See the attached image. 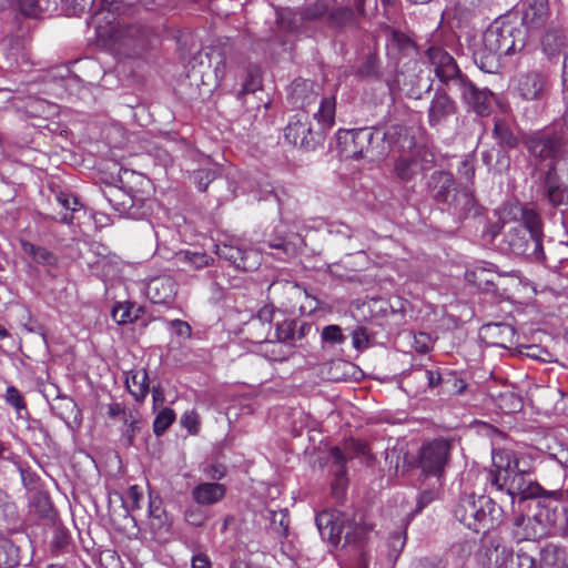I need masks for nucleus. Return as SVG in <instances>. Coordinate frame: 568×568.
I'll return each instance as SVG.
<instances>
[{"mask_svg": "<svg viewBox=\"0 0 568 568\" xmlns=\"http://www.w3.org/2000/svg\"><path fill=\"white\" fill-rule=\"evenodd\" d=\"M534 473L535 459L530 454L507 448H493L491 467L486 473V489L490 494L505 491L511 504L515 498L525 500L557 494V491L547 493L537 483Z\"/></svg>", "mask_w": 568, "mask_h": 568, "instance_id": "1", "label": "nucleus"}, {"mask_svg": "<svg viewBox=\"0 0 568 568\" xmlns=\"http://www.w3.org/2000/svg\"><path fill=\"white\" fill-rule=\"evenodd\" d=\"M427 57L436 78L449 90L459 91L465 103L478 115H488L493 108L494 94L488 89H478L459 70L455 59L445 50L432 47Z\"/></svg>", "mask_w": 568, "mask_h": 568, "instance_id": "2", "label": "nucleus"}, {"mask_svg": "<svg viewBox=\"0 0 568 568\" xmlns=\"http://www.w3.org/2000/svg\"><path fill=\"white\" fill-rule=\"evenodd\" d=\"M336 98L334 94L323 97L317 112L313 114L315 125L305 111L294 114L285 130V140L306 151L315 150L324 143L327 132L335 124Z\"/></svg>", "mask_w": 568, "mask_h": 568, "instance_id": "3", "label": "nucleus"}, {"mask_svg": "<svg viewBox=\"0 0 568 568\" xmlns=\"http://www.w3.org/2000/svg\"><path fill=\"white\" fill-rule=\"evenodd\" d=\"M526 31L510 21H495L483 34V47L475 54V62L488 73L499 65L503 55L521 51L526 45Z\"/></svg>", "mask_w": 568, "mask_h": 568, "instance_id": "4", "label": "nucleus"}, {"mask_svg": "<svg viewBox=\"0 0 568 568\" xmlns=\"http://www.w3.org/2000/svg\"><path fill=\"white\" fill-rule=\"evenodd\" d=\"M404 129L397 125L389 126L386 131L377 128H361L357 130L339 132V144H344L342 151L345 156L353 160L377 162L388 153V146L400 138Z\"/></svg>", "mask_w": 568, "mask_h": 568, "instance_id": "5", "label": "nucleus"}, {"mask_svg": "<svg viewBox=\"0 0 568 568\" xmlns=\"http://www.w3.org/2000/svg\"><path fill=\"white\" fill-rule=\"evenodd\" d=\"M323 538L342 548L364 541L372 527L363 521L362 515L323 511L315 518Z\"/></svg>", "mask_w": 568, "mask_h": 568, "instance_id": "6", "label": "nucleus"}, {"mask_svg": "<svg viewBox=\"0 0 568 568\" xmlns=\"http://www.w3.org/2000/svg\"><path fill=\"white\" fill-rule=\"evenodd\" d=\"M456 519L475 532H486L499 526L504 510L489 496H462L455 507Z\"/></svg>", "mask_w": 568, "mask_h": 568, "instance_id": "7", "label": "nucleus"}, {"mask_svg": "<svg viewBox=\"0 0 568 568\" xmlns=\"http://www.w3.org/2000/svg\"><path fill=\"white\" fill-rule=\"evenodd\" d=\"M273 324L275 326V339L292 346L295 345V341L303 338L306 331L311 328L306 323H300L295 318L285 317L284 313L271 304L264 305L258 310L257 314L248 322L247 328L248 331L261 329V333L252 334V336L263 341L271 336Z\"/></svg>", "mask_w": 568, "mask_h": 568, "instance_id": "8", "label": "nucleus"}, {"mask_svg": "<svg viewBox=\"0 0 568 568\" xmlns=\"http://www.w3.org/2000/svg\"><path fill=\"white\" fill-rule=\"evenodd\" d=\"M328 3L325 0H316L305 3L298 11L283 9L276 16V29L268 38L272 45L285 47L290 43V37L298 32L305 23L317 22L326 19Z\"/></svg>", "mask_w": 568, "mask_h": 568, "instance_id": "9", "label": "nucleus"}, {"mask_svg": "<svg viewBox=\"0 0 568 568\" xmlns=\"http://www.w3.org/2000/svg\"><path fill=\"white\" fill-rule=\"evenodd\" d=\"M483 566L489 568H538L535 557L526 551L514 552L506 546L490 540L479 555Z\"/></svg>", "mask_w": 568, "mask_h": 568, "instance_id": "10", "label": "nucleus"}, {"mask_svg": "<svg viewBox=\"0 0 568 568\" xmlns=\"http://www.w3.org/2000/svg\"><path fill=\"white\" fill-rule=\"evenodd\" d=\"M452 443L444 438L426 442L418 453V467L426 476L440 477L449 463Z\"/></svg>", "mask_w": 568, "mask_h": 568, "instance_id": "11", "label": "nucleus"}, {"mask_svg": "<svg viewBox=\"0 0 568 568\" xmlns=\"http://www.w3.org/2000/svg\"><path fill=\"white\" fill-rule=\"evenodd\" d=\"M515 89L525 101H545L551 89L550 75L541 69L521 72L517 77Z\"/></svg>", "mask_w": 568, "mask_h": 568, "instance_id": "12", "label": "nucleus"}, {"mask_svg": "<svg viewBox=\"0 0 568 568\" xmlns=\"http://www.w3.org/2000/svg\"><path fill=\"white\" fill-rule=\"evenodd\" d=\"M528 152L540 160L556 161L564 150V138L558 132H535L524 141Z\"/></svg>", "mask_w": 568, "mask_h": 568, "instance_id": "13", "label": "nucleus"}, {"mask_svg": "<svg viewBox=\"0 0 568 568\" xmlns=\"http://www.w3.org/2000/svg\"><path fill=\"white\" fill-rule=\"evenodd\" d=\"M506 242L511 252L516 255H523L531 261L538 262L545 260L542 241L531 236V234H528L523 227H511L506 234Z\"/></svg>", "mask_w": 568, "mask_h": 568, "instance_id": "14", "label": "nucleus"}, {"mask_svg": "<svg viewBox=\"0 0 568 568\" xmlns=\"http://www.w3.org/2000/svg\"><path fill=\"white\" fill-rule=\"evenodd\" d=\"M426 156L427 152L417 146L409 154L400 155L394 164L396 176L403 182L412 181L417 174L428 169L427 164L432 161Z\"/></svg>", "mask_w": 568, "mask_h": 568, "instance_id": "15", "label": "nucleus"}, {"mask_svg": "<svg viewBox=\"0 0 568 568\" xmlns=\"http://www.w3.org/2000/svg\"><path fill=\"white\" fill-rule=\"evenodd\" d=\"M215 254L241 271L250 272L256 270L260 265V255L255 251L243 250L232 244L215 245Z\"/></svg>", "mask_w": 568, "mask_h": 568, "instance_id": "16", "label": "nucleus"}, {"mask_svg": "<svg viewBox=\"0 0 568 568\" xmlns=\"http://www.w3.org/2000/svg\"><path fill=\"white\" fill-rule=\"evenodd\" d=\"M367 445L358 439L349 438L344 442L343 447H333L331 456L338 470L336 471V485H343L346 475L345 464L355 457L366 455Z\"/></svg>", "mask_w": 568, "mask_h": 568, "instance_id": "17", "label": "nucleus"}, {"mask_svg": "<svg viewBox=\"0 0 568 568\" xmlns=\"http://www.w3.org/2000/svg\"><path fill=\"white\" fill-rule=\"evenodd\" d=\"M550 17L548 0H525L521 6V24L527 31L538 30Z\"/></svg>", "mask_w": 568, "mask_h": 568, "instance_id": "18", "label": "nucleus"}, {"mask_svg": "<svg viewBox=\"0 0 568 568\" xmlns=\"http://www.w3.org/2000/svg\"><path fill=\"white\" fill-rule=\"evenodd\" d=\"M178 284L172 276L161 275L151 278L145 287L148 298L154 304H166L173 301Z\"/></svg>", "mask_w": 568, "mask_h": 568, "instance_id": "19", "label": "nucleus"}, {"mask_svg": "<svg viewBox=\"0 0 568 568\" xmlns=\"http://www.w3.org/2000/svg\"><path fill=\"white\" fill-rule=\"evenodd\" d=\"M455 101L443 90H436L429 108L428 123L430 126L443 124L449 116L456 112Z\"/></svg>", "mask_w": 568, "mask_h": 568, "instance_id": "20", "label": "nucleus"}, {"mask_svg": "<svg viewBox=\"0 0 568 568\" xmlns=\"http://www.w3.org/2000/svg\"><path fill=\"white\" fill-rule=\"evenodd\" d=\"M428 187L434 200L446 206L453 199L454 193H457L453 174L445 171L434 172L429 178Z\"/></svg>", "mask_w": 568, "mask_h": 568, "instance_id": "21", "label": "nucleus"}, {"mask_svg": "<svg viewBox=\"0 0 568 568\" xmlns=\"http://www.w3.org/2000/svg\"><path fill=\"white\" fill-rule=\"evenodd\" d=\"M568 47V33L562 27L550 26L540 38V48L549 59L556 58Z\"/></svg>", "mask_w": 568, "mask_h": 568, "instance_id": "22", "label": "nucleus"}, {"mask_svg": "<svg viewBox=\"0 0 568 568\" xmlns=\"http://www.w3.org/2000/svg\"><path fill=\"white\" fill-rule=\"evenodd\" d=\"M542 193L552 206L568 204V186L560 183L555 165H550L544 175Z\"/></svg>", "mask_w": 568, "mask_h": 568, "instance_id": "23", "label": "nucleus"}, {"mask_svg": "<svg viewBox=\"0 0 568 568\" xmlns=\"http://www.w3.org/2000/svg\"><path fill=\"white\" fill-rule=\"evenodd\" d=\"M229 52V48L211 47L199 52L194 57V61H199L200 64L207 62V65L213 69L216 81L220 82L226 75Z\"/></svg>", "mask_w": 568, "mask_h": 568, "instance_id": "24", "label": "nucleus"}, {"mask_svg": "<svg viewBox=\"0 0 568 568\" xmlns=\"http://www.w3.org/2000/svg\"><path fill=\"white\" fill-rule=\"evenodd\" d=\"M105 200L120 215L131 219H138L139 214L135 210V201L133 196L121 187L109 185L103 191Z\"/></svg>", "mask_w": 568, "mask_h": 568, "instance_id": "25", "label": "nucleus"}, {"mask_svg": "<svg viewBox=\"0 0 568 568\" xmlns=\"http://www.w3.org/2000/svg\"><path fill=\"white\" fill-rule=\"evenodd\" d=\"M325 24L336 33L357 28L358 21L355 11L346 7H337L327 12Z\"/></svg>", "mask_w": 568, "mask_h": 568, "instance_id": "26", "label": "nucleus"}, {"mask_svg": "<svg viewBox=\"0 0 568 568\" xmlns=\"http://www.w3.org/2000/svg\"><path fill=\"white\" fill-rule=\"evenodd\" d=\"M514 219L520 222L519 227H523L535 236L542 241V220L540 214L530 205H516L513 209Z\"/></svg>", "mask_w": 568, "mask_h": 568, "instance_id": "27", "label": "nucleus"}, {"mask_svg": "<svg viewBox=\"0 0 568 568\" xmlns=\"http://www.w3.org/2000/svg\"><path fill=\"white\" fill-rule=\"evenodd\" d=\"M320 87L310 80L298 79L293 81L290 91L291 102L296 108H306L315 103Z\"/></svg>", "mask_w": 568, "mask_h": 568, "instance_id": "28", "label": "nucleus"}, {"mask_svg": "<svg viewBox=\"0 0 568 568\" xmlns=\"http://www.w3.org/2000/svg\"><path fill=\"white\" fill-rule=\"evenodd\" d=\"M225 494V486L219 483H201L192 489V498L202 506L221 501Z\"/></svg>", "mask_w": 568, "mask_h": 568, "instance_id": "29", "label": "nucleus"}, {"mask_svg": "<svg viewBox=\"0 0 568 568\" xmlns=\"http://www.w3.org/2000/svg\"><path fill=\"white\" fill-rule=\"evenodd\" d=\"M214 258L202 251L181 250L174 255V263L182 271L201 270L213 263Z\"/></svg>", "mask_w": 568, "mask_h": 568, "instance_id": "30", "label": "nucleus"}, {"mask_svg": "<svg viewBox=\"0 0 568 568\" xmlns=\"http://www.w3.org/2000/svg\"><path fill=\"white\" fill-rule=\"evenodd\" d=\"M446 209L459 219L475 216L479 213L476 200L468 191L454 193Z\"/></svg>", "mask_w": 568, "mask_h": 568, "instance_id": "31", "label": "nucleus"}, {"mask_svg": "<svg viewBox=\"0 0 568 568\" xmlns=\"http://www.w3.org/2000/svg\"><path fill=\"white\" fill-rule=\"evenodd\" d=\"M237 74L241 78L240 89L236 90L239 99H244L248 93H253L261 89V72L256 65H247L237 70Z\"/></svg>", "mask_w": 568, "mask_h": 568, "instance_id": "32", "label": "nucleus"}, {"mask_svg": "<svg viewBox=\"0 0 568 568\" xmlns=\"http://www.w3.org/2000/svg\"><path fill=\"white\" fill-rule=\"evenodd\" d=\"M540 568H568L566 550L557 545L548 544L540 551Z\"/></svg>", "mask_w": 568, "mask_h": 568, "instance_id": "33", "label": "nucleus"}, {"mask_svg": "<svg viewBox=\"0 0 568 568\" xmlns=\"http://www.w3.org/2000/svg\"><path fill=\"white\" fill-rule=\"evenodd\" d=\"M19 8L28 18H40L57 9V0H19Z\"/></svg>", "mask_w": 568, "mask_h": 568, "instance_id": "34", "label": "nucleus"}, {"mask_svg": "<svg viewBox=\"0 0 568 568\" xmlns=\"http://www.w3.org/2000/svg\"><path fill=\"white\" fill-rule=\"evenodd\" d=\"M148 381L149 376L145 369L131 372V375L126 377L129 392L138 402L143 400L149 393Z\"/></svg>", "mask_w": 568, "mask_h": 568, "instance_id": "35", "label": "nucleus"}, {"mask_svg": "<svg viewBox=\"0 0 568 568\" xmlns=\"http://www.w3.org/2000/svg\"><path fill=\"white\" fill-rule=\"evenodd\" d=\"M21 248L24 254L29 255L33 262L38 264L54 266L58 263L57 256L45 247L37 246L28 241H22Z\"/></svg>", "mask_w": 568, "mask_h": 568, "instance_id": "36", "label": "nucleus"}, {"mask_svg": "<svg viewBox=\"0 0 568 568\" xmlns=\"http://www.w3.org/2000/svg\"><path fill=\"white\" fill-rule=\"evenodd\" d=\"M257 342H264L263 353L270 361L283 362L293 354V347L278 341L256 338Z\"/></svg>", "mask_w": 568, "mask_h": 568, "instance_id": "37", "label": "nucleus"}, {"mask_svg": "<svg viewBox=\"0 0 568 568\" xmlns=\"http://www.w3.org/2000/svg\"><path fill=\"white\" fill-rule=\"evenodd\" d=\"M19 564V548L11 541V539L0 535V568H14Z\"/></svg>", "mask_w": 568, "mask_h": 568, "instance_id": "38", "label": "nucleus"}, {"mask_svg": "<svg viewBox=\"0 0 568 568\" xmlns=\"http://www.w3.org/2000/svg\"><path fill=\"white\" fill-rule=\"evenodd\" d=\"M142 313V308L136 306L133 303L125 302L116 304L112 310V318L120 325L129 324L135 322L140 314Z\"/></svg>", "mask_w": 568, "mask_h": 568, "instance_id": "39", "label": "nucleus"}, {"mask_svg": "<svg viewBox=\"0 0 568 568\" xmlns=\"http://www.w3.org/2000/svg\"><path fill=\"white\" fill-rule=\"evenodd\" d=\"M493 136L497 140L498 144L503 148H515L518 144V139L508 122L503 119H496L494 124Z\"/></svg>", "mask_w": 568, "mask_h": 568, "instance_id": "40", "label": "nucleus"}, {"mask_svg": "<svg viewBox=\"0 0 568 568\" xmlns=\"http://www.w3.org/2000/svg\"><path fill=\"white\" fill-rule=\"evenodd\" d=\"M285 288L288 295L292 297H304L305 302L300 305L301 314H312L318 308L320 302L317 301V298L310 295L308 292L305 288L301 287L298 284H286Z\"/></svg>", "mask_w": 568, "mask_h": 568, "instance_id": "41", "label": "nucleus"}, {"mask_svg": "<svg viewBox=\"0 0 568 568\" xmlns=\"http://www.w3.org/2000/svg\"><path fill=\"white\" fill-rule=\"evenodd\" d=\"M52 409L68 425H70L69 420L71 417H73V420L77 424H80V410L73 399L69 397H61L59 403L52 406Z\"/></svg>", "mask_w": 568, "mask_h": 568, "instance_id": "42", "label": "nucleus"}, {"mask_svg": "<svg viewBox=\"0 0 568 568\" xmlns=\"http://www.w3.org/2000/svg\"><path fill=\"white\" fill-rule=\"evenodd\" d=\"M19 511L16 503L0 488V520L14 525L19 521Z\"/></svg>", "mask_w": 568, "mask_h": 568, "instance_id": "43", "label": "nucleus"}, {"mask_svg": "<svg viewBox=\"0 0 568 568\" xmlns=\"http://www.w3.org/2000/svg\"><path fill=\"white\" fill-rule=\"evenodd\" d=\"M558 505L556 504L554 507L547 506L546 507V520L549 525L554 526L557 529H560L562 534L568 537V509L562 508L560 516L562 518H559V515L557 514Z\"/></svg>", "mask_w": 568, "mask_h": 568, "instance_id": "44", "label": "nucleus"}, {"mask_svg": "<svg viewBox=\"0 0 568 568\" xmlns=\"http://www.w3.org/2000/svg\"><path fill=\"white\" fill-rule=\"evenodd\" d=\"M71 542V535L64 527L58 526L53 530V537L51 540V550L55 555L64 552Z\"/></svg>", "mask_w": 568, "mask_h": 568, "instance_id": "45", "label": "nucleus"}, {"mask_svg": "<svg viewBox=\"0 0 568 568\" xmlns=\"http://www.w3.org/2000/svg\"><path fill=\"white\" fill-rule=\"evenodd\" d=\"M4 400L14 408L17 415L22 417V412L28 414L27 404L21 392L14 386H8L4 394Z\"/></svg>", "mask_w": 568, "mask_h": 568, "instance_id": "46", "label": "nucleus"}, {"mask_svg": "<svg viewBox=\"0 0 568 568\" xmlns=\"http://www.w3.org/2000/svg\"><path fill=\"white\" fill-rule=\"evenodd\" d=\"M175 420V413L169 407L162 408L153 422V432L155 435L161 436Z\"/></svg>", "mask_w": 568, "mask_h": 568, "instance_id": "47", "label": "nucleus"}, {"mask_svg": "<svg viewBox=\"0 0 568 568\" xmlns=\"http://www.w3.org/2000/svg\"><path fill=\"white\" fill-rule=\"evenodd\" d=\"M216 178V171L212 169H201L194 171L192 174V179L196 187L204 192L206 191L210 183H212Z\"/></svg>", "mask_w": 568, "mask_h": 568, "instance_id": "48", "label": "nucleus"}, {"mask_svg": "<svg viewBox=\"0 0 568 568\" xmlns=\"http://www.w3.org/2000/svg\"><path fill=\"white\" fill-rule=\"evenodd\" d=\"M499 406L507 413H514L521 408L523 402L519 396L513 392H505L499 395Z\"/></svg>", "mask_w": 568, "mask_h": 568, "instance_id": "49", "label": "nucleus"}, {"mask_svg": "<svg viewBox=\"0 0 568 568\" xmlns=\"http://www.w3.org/2000/svg\"><path fill=\"white\" fill-rule=\"evenodd\" d=\"M143 499V494L138 485H133L128 489L126 499L123 501L128 511L140 509V503Z\"/></svg>", "mask_w": 568, "mask_h": 568, "instance_id": "50", "label": "nucleus"}, {"mask_svg": "<svg viewBox=\"0 0 568 568\" xmlns=\"http://www.w3.org/2000/svg\"><path fill=\"white\" fill-rule=\"evenodd\" d=\"M266 245L270 248H274L278 251V258L285 260L287 256L294 253L293 245L287 242L285 239L278 237L274 240H270L266 242Z\"/></svg>", "mask_w": 568, "mask_h": 568, "instance_id": "51", "label": "nucleus"}, {"mask_svg": "<svg viewBox=\"0 0 568 568\" xmlns=\"http://www.w3.org/2000/svg\"><path fill=\"white\" fill-rule=\"evenodd\" d=\"M322 338L329 344H341L345 341L342 328L338 325H327L323 328Z\"/></svg>", "mask_w": 568, "mask_h": 568, "instance_id": "52", "label": "nucleus"}, {"mask_svg": "<svg viewBox=\"0 0 568 568\" xmlns=\"http://www.w3.org/2000/svg\"><path fill=\"white\" fill-rule=\"evenodd\" d=\"M406 539L402 532H394L389 536L388 539V556L393 559H397L399 554L402 552L405 546Z\"/></svg>", "mask_w": 568, "mask_h": 568, "instance_id": "53", "label": "nucleus"}, {"mask_svg": "<svg viewBox=\"0 0 568 568\" xmlns=\"http://www.w3.org/2000/svg\"><path fill=\"white\" fill-rule=\"evenodd\" d=\"M123 423V436L128 439V443L131 445L133 442V437L139 430V420L135 418L132 412H129V415L125 417Z\"/></svg>", "mask_w": 568, "mask_h": 568, "instance_id": "54", "label": "nucleus"}, {"mask_svg": "<svg viewBox=\"0 0 568 568\" xmlns=\"http://www.w3.org/2000/svg\"><path fill=\"white\" fill-rule=\"evenodd\" d=\"M72 6V14H81L83 12H92L94 16L98 9L94 8L95 0H68Z\"/></svg>", "mask_w": 568, "mask_h": 568, "instance_id": "55", "label": "nucleus"}, {"mask_svg": "<svg viewBox=\"0 0 568 568\" xmlns=\"http://www.w3.org/2000/svg\"><path fill=\"white\" fill-rule=\"evenodd\" d=\"M184 518L187 521V524L194 527L203 526L206 520V516L204 515V513L195 507L187 508L184 513Z\"/></svg>", "mask_w": 568, "mask_h": 568, "instance_id": "56", "label": "nucleus"}, {"mask_svg": "<svg viewBox=\"0 0 568 568\" xmlns=\"http://www.w3.org/2000/svg\"><path fill=\"white\" fill-rule=\"evenodd\" d=\"M204 474L212 480L222 479L227 471V468L222 463H212L203 468Z\"/></svg>", "mask_w": 568, "mask_h": 568, "instance_id": "57", "label": "nucleus"}, {"mask_svg": "<svg viewBox=\"0 0 568 568\" xmlns=\"http://www.w3.org/2000/svg\"><path fill=\"white\" fill-rule=\"evenodd\" d=\"M55 199L63 209L72 212L78 210L79 200L74 195L61 191L55 195Z\"/></svg>", "mask_w": 568, "mask_h": 568, "instance_id": "58", "label": "nucleus"}, {"mask_svg": "<svg viewBox=\"0 0 568 568\" xmlns=\"http://www.w3.org/2000/svg\"><path fill=\"white\" fill-rule=\"evenodd\" d=\"M170 327L176 336L182 338H190L192 335V328L189 323L181 320H173L169 322Z\"/></svg>", "mask_w": 568, "mask_h": 568, "instance_id": "59", "label": "nucleus"}, {"mask_svg": "<svg viewBox=\"0 0 568 568\" xmlns=\"http://www.w3.org/2000/svg\"><path fill=\"white\" fill-rule=\"evenodd\" d=\"M412 568H446L444 561L437 557H424L416 559Z\"/></svg>", "mask_w": 568, "mask_h": 568, "instance_id": "60", "label": "nucleus"}, {"mask_svg": "<svg viewBox=\"0 0 568 568\" xmlns=\"http://www.w3.org/2000/svg\"><path fill=\"white\" fill-rule=\"evenodd\" d=\"M149 515L153 520L158 521V527H161L164 524V520L162 519L164 510L161 508V501L159 499H150Z\"/></svg>", "mask_w": 568, "mask_h": 568, "instance_id": "61", "label": "nucleus"}, {"mask_svg": "<svg viewBox=\"0 0 568 568\" xmlns=\"http://www.w3.org/2000/svg\"><path fill=\"white\" fill-rule=\"evenodd\" d=\"M359 73L366 78H377L378 70L376 65V59L374 57H368L361 67Z\"/></svg>", "mask_w": 568, "mask_h": 568, "instance_id": "62", "label": "nucleus"}, {"mask_svg": "<svg viewBox=\"0 0 568 568\" xmlns=\"http://www.w3.org/2000/svg\"><path fill=\"white\" fill-rule=\"evenodd\" d=\"M415 349L420 354H426L430 351V337L426 333H419L415 336L414 341Z\"/></svg>", "mask_w": 568, "mask_h": 568, "instance_id": "63", "label": "nucleus"}, {"mask_svg": "<svg viewBox=\"0 0 568 568\" xmlns=\"http://www.w3.org/2000/svg\"><path fill=\"white\" fill-rule=\"evenodd\" d=\"M353 345L356 349H363L368 344V335L363 327L356 328L352 334Z\"/></svg>", "mask_w": 568, "mask_h": 568, "instance_id": "64", "label": "nucleus"}]
</instances>
